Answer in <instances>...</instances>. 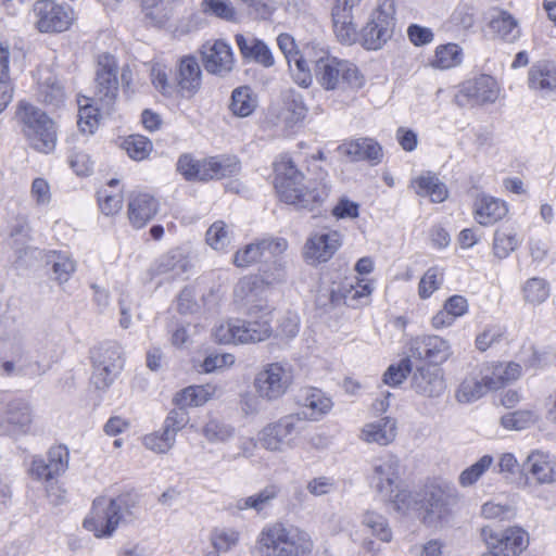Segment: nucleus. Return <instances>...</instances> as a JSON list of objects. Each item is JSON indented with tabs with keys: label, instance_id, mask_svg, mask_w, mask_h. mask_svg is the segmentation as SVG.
<instances>
[{
	"label": "nucleus",
	"instance_id": "7c9ffc66",
	"mask_svg": "<svg viewBox=\"0 0 556 556\" xmlns=\"http://www.w3.org/2000/svg\"><path fill=\"white\" fill-rule=\"evenodd\" d=\"M508 212L504 201L486 195H477L473 203V213L480 225H492L502 219Z\"/></svg>",
	"mask_w": 556,
	"mask_h": 556
},
{
	"label": "nucleus",
	"instance_id": "5701e85b",
	"mask_svg": "<svg viewBox=\"0 0 556 556\" xmlns=\"http://www.w3.org/2000/svg\"><path fill=\"white\" fill-rule=\"evenodd\" d=\"M500 94V87L496 80L489 75H480L479 77L467 81L458 96L455 97V102L458 105H464L460 98L465 97L471 100L475 104L493 103Z\"/></svg>",
	"mask_w": 556,
	"mask_h": 556
},
{
	"label": "nucleus",
	"instance_id": "1a4fd4ad",
	"mask_svg": "<svg viewBox=\"0 0 556 556\" xmlns=\"http://www.w3.org/2000/svg\"><path fill=\"white\" fill-rule=\"evenodd\" d=\"M303 430L301 413L283 416L268 424L258 433L260 444L271 452H282L293 444V435Z\"/></svg>",
	"mask_w": 556,
	"mask_h": 556
},
{
	"label": "nucleus",
	"instance_id": "bb28decb",
	"mask_svg": "<svg viewBox=\"0 0 556 556\" xmlns=\"http://www.w3.org/2000/svg\"><path fill=\"white\" fill-rule=\"evenodd\" d=\"M159 202L148 193L132 194L128 201V218L135 228L144 227L157 213Z\"/></svg>",
	"mask_w": 556,
	"mask_h": 556
},
{
	"label": "nucleus",
	"instance_id": "4be33fe9",
	"mask_svg": "<svg viewBox=\"0 0 556 556\" xmlns=\"http://www.w3.org/2000/svg\"><path fill=\"white\" fill-rule=\"evenodd\" d=\"M337 151L351 162L366 161L378 165L383 157L382 147L372 138H358L341 143Z\"/></svg>",
	"mask_w": 556,
	"mask_h": 556
},
{
	"label": "nucleus",
	"instance_id": "dca6fc26",
	"mask_svg": "<svg viewBox=\"0 0 556 556\" xmlns=\"http://www.w3.org/2000/svg\"><path fill=\"white\" fill-rule=\"evenodd\" d=\"M303 178V174L296 169L290 157L283 155L275 163V188L283 202L299 201L296 187L302 184Z\"/></svg>",
	"mask_w": 556,
	"mask_h": 556
},
{
	"label": "nucleus",
	"instance_id": "6e6d98bb",
	"mask_svg": "<svg viewBox=\"0 0 556 556\" xmlns=\"http://www.w3.org/2000/svg\"><path fill=\"white\" fill-rule=\"evenodd\" d=\"M237 323H239V318L229 319L216 326L213 330L216 342L222 344H241V330Z\"/></svg>",
	"mask_w": 556,
	"mask_h": 556
},
{
	"label": "nucleus",
	"instance_id": "c9c22d12",
	"mask_svg": "<svg viewBox=\"0 0 556 556\" xmlns=\"http://www.w3.org/2000/svg\"><path fill=\"white\" fill-rule=\"evenodd\" d=\"M529 86L546 93L556 90V67L546 62L533 64L529 71Z\"/></svg>",
	"mask_w": 556,
	"mask_h": 556
},
{
	"label": "nucleus",
	"instance_id": "5fc2aeb1",
	"mask_svg": "<svg viewBox=\"0 0 556 556\" xmlns=\"http://www.w3.org/2000/svg\"><path fill=\"white\" fill-rule=\"evenodd\" d=\"M492 464L493 457L491 455H483L479 460L460 472L458 477L459 484L464 488L473 485Z\"/></svg>",
	"mask_w": 556,
	"mask_h": 556
},
{
	"label": "nucleus",
	"instance_id": "de8ad7c7",
	"mask_svg": "<svg viewBox=\"0 0 556 556\" xmlns=\"http://www.w3.org/2000/svg\"><path fill=\"white\" fill-rule=\"evenodd\" d=\"M362 525L380 541L390 542L392 540V530L389 526L388 519L383 515L375 510H367L363 515Z\"/></svg>",
	"mask_w": 556,
	"mask_h": 556
},
{
	"label": "nucleus",
	"instance_id": "6ab92c4d",
	"mask_svg": "<svg viewBox=\"0 0 556 556\" xmlns=\"http://www.w3.org/2000/svg\"><path fill=\"white\" fill-rule=\"evenodd\" d=\"M33 421L28 404L14 401L7 405L0 418V435L20 437L27 434Z\"/></svg>",
	"mask_w": 556,
	"mask_h": 556
},
{
	"label": "nucleus",
	"instance_id": "473e14b6",
	"mask_svg": "<svg viewBox=\"0 0 556 556\" xmlns=\"http://www.w3.org/2000/svg\"><path fill=\"white\" fill-rule=\"evenodd\" d=\"M237 324L241 330V344L263 342L273 334L271 315L263 316L258 314V316L251 317L249 320L239 318Z\"/></svg>",
	"mask_w": 556,
	"mask_h": 556
},
{
	"label": "nucleus",
	"instance_id": "8fccbe9b",
	"mask_svg": "<svg viewBox=\"0 0 556 556\" xmlns=\"http://www.w3.org/2000/svg\"><path fill=\"white\" fill-rule=\"evenodd\" d=\"M523 299L530 304H541L549 296V282L541 277L529 278L522 287Z\"/></svg>",
	"mask_w": 556,
	"mask_h": 556
},
{
	"label": "nucleus",
	"instance_id": "49530a36",
	"mask_svg": "<svg viewBox=\"0 0 556 556\" xmlns=\"http://www.w3.org/2000/svg\"><path fill=\"white\" fill-rule=\"evenodd\" d=\"M147 18L156 26L164 25L173 13V0H142Z\"/></svg>",
	"mask_w": 556,
	"mask_h": 556
},
{
	"label": "nucleus",
	"instance_id": "ddd939ff",
	"mask_svg": "<svg viewBox=\"0 0 556 556\" xmlns=\"http://www.w3.org/2000/svg\"><path fill=\"white\" fill-rule=\"evenodd\" d=\"M177 170L187 180L207 181L220 179L232 173L231 165L224 164L216 157L203 161H195L190 155H181L177 162Z\"/></svg>",
	"mask_w": 556,
	"mask_h": 556
},
{
	"label": "nucleus",
	"instance_id": "13d9d810",
	"mask_svg": "<svg viewBox=\"0 0 556 556\" xmlns=\"http://www.w3.org/2000/svg\"><path fill=\"white\" fill-rule=\"evenodd\" d=\"M203 435L210 442H226L232 438L235 428L218 419H210L202 430Z\"/></svg>",
	"mask_w": 556,
	"mask_h": 556
},
{
	"label": "nucleus",
	"instance_id": "09e8293b",
	"mask_svg": "<svg viewBox=\"0 0 556 556\" xmlns=\"http://www.w3.org/2000/svg\"><path fill=\"white\" fill-rule=\"evenodd\" d=\"M48 263L52 265V270L55 276V280L59 283L68 281L71 276L76 270V263L70 255L63 252L52 251L48 256Z\"/></svg>",
	"mask_w": 556,
	"mask_h": 556
},
{
	"label": "nucleus",
	"instance_id": "37998d69",
	"mask_svg": "<svg viewBox=\"0 0 556 556\" xmlns=\"http://www.w3.org/2000/svg\"><path fill=\"white\" fill-rule=\"evenodd\" d=\"M416 193L421 197H429L432 202L441 203L447 198L446 186L435 176H420L415 180Z\"/></svg>",
	"mask_w": 556,
	"mask_h": 556
},
{
	"label": "nucleus",
	"instance_id": "052dcab7",
	"mask_svg": "<svg viewBox=\"0 0 556 556\" xmlns=\"http://www.w3.org/2000/svg\"><path fill=\"white\" fill-rule=\"evenodd\" d=\"M11 238L13 247L17 253H26L29 247L26 244L30 239V227L25 217L16 218L15 224L11 228Z\"/></svg>",
	"mask_w": 556,
	"mask_h": 556
},
{
	"label": "nucleus",
	"instance_id": "2f4dec72",
	"mask_svg": "<svg viewBox=\"0 0 556 556\" xmlns=\"http://www.w3.org/2000/svg\"><path fill=\"white\" fill-rule=\"evenodd\" d=\"M286 247L287 242L283 240H262L257 243H250L235 254L233 263L238 267H248L260 261L266 252L274 254L283 251Z\"/></svg>",
	"mask_w": 556,
	"mask_h": 556
},
{
	"label": "nucleus",
	"instance_id": "3c124183",
	"mask_svg": "<svg viewBox=\"0 0 556 556\" xmlns=\"http://www.w3.org/2000/svg\"><path fill=\"white\" fill-rule=\"evenodd\" d=\"M39 98L48 105L60 106L65 100L64 88L54 76H49L39 84Z\"/></svg>",
	"mask_w": 556,
	"mask_h": 556
},
{
	"label": "nucleus",
	"instance_id": "0e129e2a",
	"mask_svg": "<svg viewBox=\"0 0 556 556\" xmlns=\"http://www.w3.org/2000/svg\"><path fill=\"white\" fill-rule=\"evenodd\" d=\"M518 245L516 235L496 230L493 240V251L500 260L506 258Z\"/></svg>",
	"mask_w": 556,
	"mask_h": 556
},
{
	"label": "nucleus",
	"instance_id": "412c9836",
	"mask_svg": "<svg viewBox=\"0 0 556 556\" xmlns=\"http://www.w3.org/2000/svg\"><path fill=\"white\" fill-rule=\"evenodd\" d=\"M68 451L65 446H54L48 452L47 459L34 457L30 473L38 480L49 481L67 469Z\"/></svg>",
	"mask_w": 556,
	"mask_h": 556
},
{
	"label": "nucleus",
	"instance_id": "b1692460",
	"mask_svg": "<svg viewBox=\"0 0 556 556\" xmlns=\"http://www.w3.org/2000/svg\"><path fill=\"white\" fill-rule=\"evenodd\" d=\"M296 403L303 408L301 413L302 425L305 420H318L332 407V401L321 390L304 388L296 395Z\"/></svg>",
	"mask_w": 556,
	"mask_h": 556
},
{
	"label": "nucleus",
	"instance_id": "20e7f679",
	"mask_svg": "<svg viewBox=\"0 0 556 556\" xmlns=\"http://www.w3.org/2000/svg\"><path fill=\"white\" fill-rule=\"evenodd\" d=\"M16 119L22 125V132L30 148L46 154L54 150L55 124L43 111L30 103L20 102Z\"/></svg>",
	"mask_w": 556,
	"mask_h": 556
},
{
	"label": "nucleus",
	"instance_id": "393cba45",
	"mask_svg": "<svg viewBox=\"0 0 556 556\" xmlns=\"http://www.w3.org/2000/svg\"><path fill=\"white\" fill-rule=\"evenodd\" d=\"M413 390L427 399H438L446 389L445 381L437 368L419 367L412 378Z\"/></svg>",
	"mask_w": 556,
	"mask_h": 556
},
{
	"label": "nucleus",
	"instance_id": "c756f323",
	"mask_svg": "<svg viewBox=\"0 0 556 556\" xmlns=\"http://www.w3.org/2000/svg\"><path fill=\"white\" fill-rule=\"evenodd\" d=\"M396 429L395 419L383 417L374 422L366 424L361 430L359 438L366 443L386 446L394 441Z\"/></svg>",
	"mask_w": 556,
	"mask_h": 556
},
{
	"label": "nucleus",
	"instance_id": "79ce46f5",
	"mask_svg": "<svg viewBox=\"0 0 556 556\" xmlns=\"http://www.w3.org/2000/svg\"><path fill=\"white\" fill-rule=\"evenodd\" d=\"M256 108V99L248 86L236 88L231 93L230 111L239 117H247Z\"/></svg>",
	"mask_w": 556,
	"mask_h": 556
},
{
	"label": "nucleus",
	"instance_id": "e2e57ef3",
	"mask_svg": "<svg viewBox=\"0 0 556 556\" xmlns=\"http://www.w3.org/2000/svg\"><path fill=\"white\" fill-rule=\"evenodd\" d=\"M412 371V362L409 357L401 359L397 364H392L383 374V382L390 387L401 384Z\"/></svg>",
	"mask_w": 556,
	"mask_h": 556
},
{
	"label": "nucleus",
	"instance_id": "a18cd8bd",
	"mask_svg": "<svg viewBox=\"0 0 556 556\" xmlns=\"http://www.w3.org/2000/svg\"><path fill=\"white\" fill-rule=\"evenodd\" d=\"M491 391L485 384V378L483 377L480 381L476 379H465L455 392V399L460 404H469L486 394Z\"/></svg>",
	"mask_w": 556,
	"mask_h": 556
},
{
	"label": "nucleus",
	"instance_id": "39448f33",
	"mask_svg": "<svg viewBox=\"0 0 556 556\" xmlns=\"http://www.w3.org/2000/svg\"><path fill=\"white\" fill-rule=\"evenodd\" d=\"M400 459L388 455L374 466L371 484L376 491L396 509L409 506L410 494L401 485Z\"/></svg>",
	"mask_w": 556,
	"mask_h": 556
},
{
	"label": "nucleus",
	"instance_id": "c03bdc74",
	"mask_svg": "<svg viewBox=\"0 0 556 556\" xmlns=\"http://www.w3.org/2000/svg\"><path fill=\"white\" fill-rule=\"evenodd\" d=\"M10 52L0 46V113L5 110L13 97V85L9 75Z\"/></svg>",
	"mask_w": 556,
	"mask_h": 556
},
{
	"label": "nucleus",
	"instance_id": "ea45409f",
	"mask_svg": "<svg viewBox=\"0 0 556 556\" xmlns=\"http://www.w3.org/2000/svg\"><path fill=\"white\" fill-rule=\"evenodd\" d=\"M489 26L493 33L507 42H513L520 36L518 21L506 11H497V14L492 16Z\"/></svg>",
	"mask_w": 556,
	"mask_h": 556
},
{
	"label": "nucleus",
	"instance_id": "9d476101",
	"mask_svg": "<svg viewBox=\"0 0 556 556\" xmlns=\"http://www.w3.org/2000/svg\"><path fill=\"white\" fill-rule=\"evenodd\" d=\"M457 496L454 490L439 485L430 486L420 501L422 521L427 526L437 527L446 521L451 516V508L456 503Z\"/></svg>",
	"mask_w": 556,
	"mask_h": 556
},
{
	"label": "nucleus",
	"instance_id": "7ed1b4c3",
	"mask_svg": "<svg viewBox=\"0 0 556 556\" xmlns=\"http://www.w3.org/2000/svg\"><path fill=\"white\" fill-rule=\"evenodd\" d=\"M315 54L311 59L315 78L325 90H339L345 86L359 88L363 85L358 68L350 61L332 56L324 49H318Z\"/></svg>",
	"mask_w": 556,
	"mask_h": 556
},
{
	"label": "nucleus",
	"instance_id": "6e6552de",
	"mask_svg": "<svg viewBox=\"0 0 556 556\" xmlns=\"http://www.w3.org/2000/svg\"><path fill=\"white\" fill-rule=\"evenodd\" d=\"M118 94L117 63L113 55H99L94 77L93 101L110 113Z\"/></svg>",
	"mask_w": 556,
	"mask_h": 556
},
{
	"label": "nucleus",
	"instance_id": "f03ea898",
	"mask_svg": "<svg viewBox=\"0 0 556 556\" xmlns=\"http://www.w3.org/2000/svg\"><path fill=\"white\" fill-rule=\"evenodd\" d=\"M285 271L280 268L273 279L266 273L262 278L254 276L241 278L233 289L236 308L249 317H256L258 314L271 315L275 309L268 301L271 283L285 280Z\"/></svg>",
	"mask_w": 556,
	"mask_h": 556
},
{
	"label": "nucleus",
	"instance_id": "0eeeda50",
	"mask_svg": "<svg viewBox=\"0 0 556 556\" xmlns=\"http://www.w3.org/2000/svg\"><path fill=\"white\" fill-rule=\"evenodd\" d=\"M394 0H379L371 20L362 29L363 46L368 50L380 49L392 36L394 28Z\"/></svg>",
	"mask_w": 556,
	"mask_h": 556
},
{
	"label": "nucleus",
	"instance_id": "603ef678",
	"mask_svg": "<svg viewBox=\"0 0 556 556\" xmlns=\"http://www.w3.org/2000/svg\"><path fill=\"white\" fill-rule=\"evenodd\" d=\"M460 62L462 49L456 43H447L437 48L431 65L437 68L446 70L458 65Z\"/></svg>",
	"mask_w": 556,
	"mask_h": 556
},
{
	"label": "nucleus",
	"instance_id": "4468645a",
	"mask_svg": "<svg viewBox=\"0 0 556 556\" xmlns=\"http://www.w3.org/2000/svg\"><path fill=\"white\" fill-rule=\"evenodd\" d=\"M36 26L41 33H61L72 24L73 17L65 7L53 0H38L34 4Z\"/></svg>",
	"mask_w": 556,
	"mask_h": 556
},
{
	"label": "nucleus",
	"instance_id": "a211bd4d",
	"mask_svg": "<svg viewBox=\"0 0 556 556\" xmlns=\"http://www.w3.org/2000/svg\"><path fill=\"white\" fill-rule=\"evenodd\" d=\"M116 513L109 501L103 497L93 501L90 516L85 519L84 527L92 531L97 538L111 536L119 526Z\"/></svg>",
	"mask_w": 556,
	"mask_h": 556
},
{
	"label": "nucleus",
	"instance_id": "864d4df0",
	"mask_svg": "<svg viewBox=\"0 0 556 556\" xmlns=\"http://www.w3.org/2000/svg\"><path fill=\"white\" fill-rule=\"evenodd\" d=\"M200 7L206 15L227 22L236 20V9L229 0H202Z\"/></svg>",
	"mask_w": 556,
	"mask_h": 556
},
{
	"label": "nucleus",
	"instance_id": "c85d7f7f",
	"mask_svg": "<svg viewBox=\"0 0 556 556\" xmlns=\"http://www.w3.org/2000/svg\"><path fill=\"white\" fill-rule=\"evenodd\" d=\"M522 471L531 475L541 484L556 481V462L539 451L528 455L522 465Z\"/></svg>",
	"mask_w": 556,
	"mask_h": 556
},
{
	"label": "nucleus",
	"instance_id": "774afa93",
	"mask_svg": "<svg viewBox=\"0 0 556 556\" xmlns=\"http://www.w3.org/2000/svg\"><path fill=\"white\" fill-rule=\"evenodd\" d=\"M239 541V532L231 529L216 530L212 535V543L215 553L228 552L237 545Z\"/></svg>",
	"mask_w": 556,
	"mask_h": 556
},
{
	"label": "nucleus",
	"instance_id": "423d86ee",
	"mask_svg": "<svg viewBox=\"0 0 556 556\" xmlns=\"http://www.w3.org/2000/svg\"><path fill=\"white\" fill-rule=\"evenodd\" d=\"M92 365L91 382L98 390H108L124 367L123 351L119 344L106 341L90 350Z\"/></svg>",
	"mask_w": 556,
	"mask_h": 556
},
{
	"label": "nucleus",
	"instance_id": "f8f14e48",
	"mask_svg": "<svg viewBox=\"0 0 556 556\" xmlns=\"http://www.w3.org/2000/svg\"><path fill=\"white\" fill-rule=\"evenodd\" d=\"M481 539L488 548L495 549V553L502 554V556H517L529 543L528 533L519 527H510L502 532H496L485 526L481 529Z\"/></svg>",
	"mask_w": 556,
	"mask_h": 556
},
{
	"label": "nucleus",
	"instance_id": "f3484780",
	"mask_svg": "<svg viewBox=\"0 0 556 556\" xmlns=\"http://www.w3.org/2000/svg\"><path fill=\"white\" fill-rule=\"evenodd\" d=\"M410 356L429 364L444 363L451 355L450 343L439 336H422L410 341Z\"/></svg>",
	"mask_w": 556,
	"mask_h": 556
},
{
	"label": "nucleus",
	"instance_id": "69168bd1",
	"mask_svg": "<svg viewBox=\"0 0 556 556\" xmlns=\"http://www.w3.org/2000/svg\"><path fill=\"white\" fill-rule=\"evenodd\" d=\"M442 282L443 274L440 269L438 267L429 268L420 279L418 286V293L420 298H429L437 289H439Z\"/></svg>",
	"mask_w": 556,
	"mask_h": 556
},
{
	"label": "nucleus",
	"instance_id": "e433bc0d",
	"mask_svg": "<svg viewBox=\"0 0 556 556\" xmlns=\"http://www.w3.org/2000/svg\"><path fill=\"white\" fill-rule=\"evenodd\" d=\"M190 267L189 261L182 255L179 250H173L162 255L151 267L152 275H165L173 273L174 276H179L188 270Z\"/></svg>",
	"mask_w": 556,
	"mask_h": 556
},
{
	"label": "nucleus",
	"instance_id": "680f3d73",
	"mask_svg": "<svg viewBox=\"0 0 556 556\" xmlns=\"http://www.w3.org/2000/svg\"><path fill=\"white\" fill-rule=\"evenodd\" d=\"M176 438L170 432L162 430L143 438V445L155 453H167L175 444Z\"/></svg>",
	"mask_w": 556,
	"mask_h": 556
},
{
	"label": "nucleus",
	"instance_id": "a878e982",
	"mask_svg": "<svg viewBox=\"0 0 556 556\" xmlns=\"http://www.w3.org/2000/svg\"><path fill=\"white\" fill-rule=\"evenodd\" d=\"M175 80L177 91L182 97H191L200 89L202 72L194 56L187 55L180 59Z\"/></svg>",
	"mask_w": 556,
	"mask_h": 556
},
{
	"label": "nucleus",
	"instance_id": "72a5a7b5",
	"mask_svg": "<svg viewBox=\"0 0 556 556\" xmlns=\"http://www.w3.org/2000/svg\"><path fill=\"white\" fill-rule=\"evenodd\" d=\"M281 488L277 484H268L258 492L239 498L236 502V508L238 510L252 509L257 514H261L265 509L271 506L273 502L279 496Z\"/></svg>",
	"mask_w": 556,
	"mask_h": 556
},
{
	"label": "nucleus",
	"instance_id": "f704fd0d",
	"mask_svg": "<svg viewBox=\"0 0 556 556\" xmlns=\"http://www.w3.org/2000/svg\"><path fill=\"white\" fill-rule=\"evenodd\" d=\"M521 366L514 362L497 363L492 366L490 375H484L485 384L492 391L498 390L506 383L517 380L521 376Z\"/></svg>",
	"mask_w": 556,
	"mask_h": 556
},
{
	"label": "nucleus",
	"instance_id": "9b49d317",
	"mask_svg": "<svg viewBox=\"0 0 556 556\" xmlns=\"http://www.w3.org/2000/svg\"><path fill=\"white\" fill-rule=\"evenodd\" d=\"M291 380L290 371L281 363H271L257 372L254 388L263 400L276 401L286 393Z\"/></svg>",
	"mask_w": 556,
	"mask_h": 556
},
{
	"label": "nucleus",
	"instance_id": "4c0bfd02",
	"mask_svg": "<svg viewBox=\"0 0 556 556\" xmlns=\"http://www.w3.org/2000/svg\"><path fill=\"white\" fill-rule=\"evenodd\" d=\"M119 525L128 523L137 517L139 495L135 492H125L109 500Z\"/></svg>",
	"mask_w": 556,
	"mask_h": 556
},
{
	"label": "nucleus",
	"instance_id": "58836bf2",
	"mask_svg": "<svg viewBox=\"0 0 556 556\" xmlns=\"http://www.w3.org/2000/svg\"><path fill=\"white\" fill-rule=\"evenodd\" d=\"M300 193L299 201L287 202L298 208H304L313 211L315 207L320 205L325 199L329 195V187L326 184H318L314 186L304 187L302 184L296 187Z\"/></svg>",
	"mask_w": 556,
	"mask_h": 556
},
{
	"label": "nucleus",
	"instance_id": "f257e3e1",
	"mask_svg": "<svg viewBox=\"0 0 556 556\" xmlns=\"http://www.w3.org/2000/svg\"><path fill=\"white\" fill-rule=\"evenodd\" d=\"M264 556H311L314 544L309 534L280 522L265 527L256 541Z\"/></svg>",
	"mask_w": 556,
	"mask_h": 556
},
{
	"label": "nucleus",
	"instance_id": "aec40b11",
	"mask_svg": "<svg viewBox=\"0 0 556 556\" xmlns=\"http://www.w3.org/2000/svg\"><path fill=\"white\" fill-rule=\"evenodd\" d=\"M201 55L204 68L211 74L225 76L233 68L231 48L222 40L204 43Z\"/></svg>",
	"mask_w": 556,
	"mask_h": 556
},
{
	"label": "nucleus",
	"instance_id": "2eb2a0df",
	"mask_svg": "<svg viewBox=\"0 0 556 556\" xmlns=\"http://www.w3.org/2000/svg\"><path fill=\"white\" fill-rule=\"evenodd\" d=\"M341 243V235L338 231L314 233L305 242L304 260L309 265L326 263L333 256Z\"/></svg>",
	"mask_w": 556,
	"mask_h": 556
},
{
	"label": "nucleus",
	"instance_id": "cd10ccee",
	"mask_svg": "<svg viewBox=\"0 0 556 556\" xmlns=\"http://www.w3.org/2000/svg\"><path fill=\"white\" fill-rule=\"evenodd\" d=\"M235 39L243 59L253 61L264 67L274 65L273 53L264 41L242 34H237Z\"/></svg>",
	"mask_w": 556,
	"mask_h": 556
},
{
	"label": "nucleus",
	"instance_id": "338daca9",
	"mask_svg": "<svg viewBox=\"0 0 556 556\" xmlns=\"http://www.w3.org/2000/svg\"><path fill=\"white\" fill-rule=\"evenodd\" d=\"M535 421V416L530 410H517L506 414L501 418V425L509 430H521Z\"/></svg>",
	"mask_w": 556,
	"mask_h": 556
},
{
	"label": "nucleus",
	"instance_id": "4d7b16f0",
	"mask_svg": "<svg viewBox=\"0 0 556 556\" xmlns=\"http://www.w3.org/2000/svg\"><path fill=\"white\" fill-rule=\"evenodd\" d=\"M152 142L141 135H131L123 142V148L126 150L127 154L136 161L148 157L152 151Z\"/></svg>",
	"mask_w": 556,
	"mask_h": 556
},
{
	"label": "nucleus",
	"instance_id": "bf43d9fd",
	"mask_svg": "<svg viewBox=\"0 0 556 556\" xmlns=\"http://www.w3.org/2000/svg\"><path fill=\"white\" fill-rule=\"evenodd\" d=\"M231 241V232L223 220L211 225L206 231V242L214 250H224Z\"/></svg>",
	"mask_w": 556,
	"mask_h": 556
},
{
	"label": "nucleus",
	"instance_id": "a19ab883",
	"mask_svg": "<svg viewBox=\"0 0 556 556\" xmlns=\"http://www.w3.org/2000/svg\"><path fill=\"white\" fill-rule=\"evenodd\" d=\"M332 21L338 39L343 43H352L356 38L357 30L352 22L351 11L334 5Z\"/></svg>",
	"mask_w": 556,
	"mask_h": 556
}]
</instances>
